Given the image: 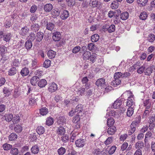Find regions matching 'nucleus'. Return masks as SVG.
Masks as SVG:
<instances>
[{"label": "nucleus", "mask_w": 155, "mask_h": 155, "mask_svg": "<svg viewBox=\"0 0 155 155\" xmlns=\"http://www.w3.org/2000/svg\"><path fill=\"white\" fill-rule=\"evenodd\" d=\"M134 109L133 107H129L127 112V115L128 117L131 116L134 113Z\"/></svg>", "instance_id": "42"}, {"label": "nucleus", "mask_w": 155, "mask_h": 155, "mask_svg": "<svg viewBox=\"0 0 155 155\" xmlns=\"http://www.w3.org/2000/svg\"><path fill=\"white\" fill-rule=\"evenodd\" d=\"M44 33L41 32L39 31L37 33L36 36V40L37 41H41L43 38Z\"/></svg>", "instance_id": "15"}, {"label": "nucleus", "mask_w": 155, "mask_h": 155, "mask_svg": "<svg viewBox=\"0 0 155 155\" xmlns=\"http://www.w3.org/2000/svg\"><path fill=\"white\" fill-rule=\"evenodd\" d=\"M56 52L52 50H49L47 54L49 58L52 59L54 58L56 55Z\"/></svg>", "instance_id": "28"}, {"label": "nucleus", "mask_w": 155, "mask_h": 155, "mask_svg": "<svg viewBox=\"0 0 155 155\" xmlns=\"http://www.w3.org/2000/svg\"><path fill=\"white\" fill-rule=\"evenodd\" d=\"M46 29L50 31H52L55 28V25L54 24L51 22L46 21Z\"/></svg>", "instance_id": "12"}, {"label": "nucleus", "mask_w": 155, "mask_h": 155, "mask_svg": "<svg viewBox=\"0 0 155 155\" xmlns=\"http://www.w3.org/2000/svg\"><path fill=\"white\" fill-rule=\"evenodd\" d=\"M122 104V101L121 100H117L114 103L113 107L115 109H117Z\"/></svg>", "instance_id": "18"}, {"label": "nucleus", "mask_w": 155, "mask_h": 155, "mask_svg": "<svg viewBox=\"0 0 155 155\" xmlns=\"http://www.w3.org/2000/svg\"><path fill=\"white\" fill-rule=\"evenodd\" d=\"M112 82V85L114 87L117 86V85L120 84L121 82V80L119 79H114Z\"/></svg>", "instance_id": "45"}, {"label": "nucleus", "mask_w": 155, "mask_h": 155, "mask_svg": "<svg viewBox=\"0 0 155 155\" xmlns=\"http://www.w3.org/2000/svg\"><path fill=\"white\" fill-rule=\"evenodd\" d=\"M119 5V4L117 2L114 1L111 4L110 6L112 8L116 9L118 8Z\"/></svg>", "instance_id": "48"}, {"label": "nucleus", "mask_w": 155, "mask_h": 155, "mask_svg": "<svg viewBox=\"0 0 155 155\" xmlns=\"http://www.w3.org/2000/svg\"><path fill=\"white\" fill-rule=\"evenodd\" d=\"M3 149L5 150H8L12 148V146L11 145L7 143H5L2 145Z\"/></svg>", "instance_id": "44"}, {"label": "nucleus", "mask_w": 155, "mask_h": 155, "mask_svg": "<svg viewBox=\"0 0 155 155\" xmlns=\"http://www.w3.org/2000/svg\"><path fill=\"white\" fill-rule=\"evenodd\" d=\"M39 95H35L34 94H32L29 96V104L31 106H34L37 104V102L38 99Z\"/></svg>", "instance_id": "3"}, {"label": "nucleus", "mask_w": 155, "mask_h": 155, "mask_svg": "<svg viewBox=\"0 0 155 155\" xmlns=\"http://www.w3.org/2000/svg\"><path fill=\"white\" fill-rule=\"evenodd\" d=\"M129 15L128 13L127 12H125L121 14L120 18L122 20H125L128 18Z\"/></svg>", "instance_id": "32"}, {"label": "nucleus", "mask_w": 155, "mask_h": 155, "mask_svg": "<svg viewBox=\"0 0 155 155\" xmlns=\"http://www.w3.org/2000/svg\"><path fill=\"white\" fill-rule=\"evenodd\" d=\"M116 130V127L114 126H111L107 130V133L109 135H113Z\"/></svg>", "instance_id": "17"}, {"label": "nucleus", "mask_w": 155, "mask_h": 155, "mask_svg": "<svg viewBox=\"0 0 155 155\" xmlns=\"http://www.w3.org/2000/svg\"><path fill=\"white\" fill-rule=\"evenodd\" d=\"M65 130L63 127L60 126L58 128L57 130V134L58 137L62 136L65 134Z\"/></svg>", "instance_id": "10"}, {"label": "nucleus", "mask_w": 155, "mask_h": 155, "mask_svg": "<svg viewBox=\"0 0 155 155\" xmlns=\"http://www.w3.org/2000/svg\"><path fill=\"white\" fill-rule=\"evenodd\" d=\"M52 5L50 3L46 4L44 7V9L46 12H49L52 10Z\"/></svg>", "instance_id": "25"}, {"label": "nucleus", "mask_w": 155, "mask_h": 155, "mask_svg": "<svg viewBox=\"0 0 155 155\" xmlns=\"http://www.w3.org/2000/svg\"><path fill=\"white\" fill-rule=\"evenodd\" d=\"M66 149L63 147H61L57 150V152L59 155H64L66 153Z\"/></svg>", "instance_id": "36"}, {"label": "nucleus", "mask_w": 155, "mask_h": 155, "mask_svg": "<svg viewBox=\"0 0 155 155\" xmlns=\"http://www.w3.org/2000/svg\"><path fill=\"white\" fill-rule=\"evenodd\" d=\"M48 112V109L46 107H41L39 109L40 114L42 116L46 115Z\"/></svg>", "instance_id": "13"}, {"label": "nucleus", "mask_w": 155, "mask_h": 155, "mask_svg": "<svg viewBox=\"0 0 155 155\" xmlns=\"http://www.w3.org/2000/svg\"><path fill=\"white\" fill-rule=\"evenodd\" d=\"M83 58L84 60H87L89 59L91 56V53L89 51H86L83 54Z\"/></svg>", "instance_id": "33"}, {"label": "nucleus", "mask_w": 155, "mask_h": 155, "mask_svg": "<svg viewBox=\"0 0 155 155\" xmlns=\"http://www.w3.org/2000/svg\"><path fill=\"white\" fill-rule=\"evenodd\" d=\"M29 30V28L26 26L22 28L19 31L20 34L22 36H25L28 34Z\"/></svg>", "instance_id": "8"}, {"label": "nucleus", "mask_w": 155, "mask_h": 155, "mask_svg": "<svg viewBox=\"0 0 155 155\" xmlns=\"http://www.w3.org/2000/svg\"><path fill=\"white\" fill-rule=\"evenodd\" d=\"M51 14L53 17L56 18L59 16L60 14L59 10L58 9H53L51 12Z\"/></svg>", "instance_id": "30"}, {"label": "nucleus", "mask_w": 155, "mask_h": 155, "mask_svg": "<svg viewBox=\"0 0 155 155\" xmlns=\"http://www.w3.org/2000/svg\"><path fill=\"white\" fill-rule=\"evenodd\" d=\"M6 48L3 45H0V54L2 55L5 52V49Z\"/></svg>", "instance_id": "63"}, {"label": "nucleus", "mask_w": 155, "mask_h": 155, "mask_svg": "<svg viewBox=\"0 0 155 155\" xmlns=\"http://www.w3.org/2000/svg\"><path fill=\"white\" fill-rule=\"evenodd\" d=\"M122 73L120 72H118L116 73L114 76V79H119L122 77Z\"/></svg>", "instance_id": "60"}, {"label": "nucleus", "mask_w": 155, "mask_h": 155, "mask_svg": "<svg viewBox=\"0 0 155 155\" xmlns=\"http://www.w3.org/2000/svg\"><path fill=\"white\" fill-rule=\"evenodd\" d=\"M3 92L5 94V96H8L11 94V91L7 87H4L3 88Z\"/></svg>", "instance_id": "50"}, {"label": "nucleus", "mask_w": 155, "mask_h": 155, "mask_svg": "<svg viewBox=\"0 0 155 155\" xmlns=\"http://www.w3.org/2000/svg\"><path fill=\"white\" fill-rule=\"evenodd\" d=\"M81 47L79 46H76L72 49V52L73 53H78L81 50Z\"/></svg>", "instance_id": "61"}, {"label": "nucleus", "mask_w": 155, "mask_h": 155, "mask_svg": "<svg viewBox=\"0 0 155 155\" xmlns=\"http://www.w3.org/2000/svg\"><path fill=\"white\" fill-rule=\"evenodd\" d=\"M39 77L38 76L33 77L30 80V83L32 85L35 86L37 82L38 81Z\"/></svg>", "instance_id": "19"}, {"label": "nucleus", "mask_w": 155, "mask_h": 155, "mask_svg": "<svg viewBox=\"0 0 155 155\" xmlns=\"http://www.w3.org/2000/svg\"><path fill=\"white\" fill-rule=\"evenodd\" d=\"M40 29V26L38 24H34L31 26V29L35 32L38 31Z\"/></svg>", "instance_id": "26"}, {"label": "nucleus", "mask_w": 155, "mask_h": 155, "mask_svg": "<svg viewBox=\"0 0 155 155\" xmlns=\"http://www.w3.org/2000/svg\"><path fill=\"white\" fill-rule=\"evenodd\" d=\"M12 25L11 20L9 19H6L5 22L4 26L6 28H10Z\"/></svg>", "instance_id": "43"}, {"label": "nucleus", "mask_w": 155, "mask_h": 155, "mask_svg": "<svg viewBox=\"0 0 155 155\" xmlns=\"http://www.w3.org/2000/svg\"><path fill=\"white\" fill-rule=\"evenodd\" d=\"M153 66H150L146 69V71L145 72L146 75L150 76L153 73V69L154 68Z\"/></svg>", "instance_id": "24"}, {"label": "nucleus", "mask_w": 155, "mask_h": 155, "mask_svg": "<svg viewBox=\"0 0 155 155\" xmlns=\"http://www.w3.org/2000/svg\"><path fill=\"white\" fill-rule=\"evenodd\" d=\"M31 153L34 154H37L38 153L39 150L38 146L37 145L32 146L31 149Z\"/></svg>", "instance_id": "14"}, {"label": "nucleus", "mask_w": 155, "mask_h": 155, "mask_svg": "<svg viewBox=\"0 0 155 155\" xmlns=\"http://www.w3.org/2000/svg\"><path fill=\"white\" fill-rule=\"evenodd\" d=\"M47 84V81L45 79H42L38 83V86L40 88L45 87Z\"/></svg>", "instance_id": "20"}, {"label": "nucleus", "mask_w": 155, "mask_h": 155, "mask_svg": "<svg viewBox=\"0 0 155 155\" xmlns=\"http://www.w3.org/2000/svg\"><path fill=\"white\" fill-rule=\"evenodd\" d=\"M37 9V7L35 5H33L30 9V12L32 13L35 12Z\"/></svg>", "instance_id": "64"}, {"label": "nucleus", "mask_w": 155, "mask_h": 155, "mask_svg": "<svg viewBox=\"0 0 155 155\" xmlns=\"http://www.w3.org/2000/svg\"><path fill=\"white\" fill-rule=\"evenodd\" d=\"M105 80L103 78H101L97 80V88L100 90L105 87Z\"/></svg>", "instance_id": "4"}, {"label": "nucleus", "mask_w": 155, "mask_h": 155, "mask_svg": "<svg viewBox=\"0 0 155 155\" xmlns=\"http://www.w3.org/2000/svg\"><path fill=\"white\" fill-rule=\"evenodd\" d=\"M81 114H77L74 117L73 120V122L76 123L79 121L80 119Z\"/></svg>", "instance_id": "56"}, {"label": "nucleus", "mask_w": 155, "mask_h": 155, "mask_svg": "<svg viewBox=\"0 0 155 155\" xmlns=\"http://www.w3.org/2000/svg\"><path fill=\"white\" fill-rule=\"evenodd\" d=\"M148 17V15L146 12H143L141 13L140 16V18L142 20H146Z\"/></svg>", "instance_id": "35"}, {"label": "nucleus", "mask_w": 155, "mask_h": 155, "mask_svg": "<svg viewBox=\"0 0 155 155\" xmlns=\"http://www.w3.org/2000/svg\"><path fill=\"white\" fill-rule=\"evenodd\" d=\"M37 60L35 59L32 60L31 69L32 70L36 69L38 67L37 65Z\"/></svg>", "instance_id": "31"}, {"label": "nucleus", "mask_w": 155, "mask_h": 155, "mask_svg": "<svg viewBox=\"0 0 155 155\" xmlns=\"http://www.w3.org/2000/svg\"><path fill=\"white\" fill-rule=\"evenodd\" d=\"M61 38V34L59 32L56 31L53 33L52 39L55 41H58Z\"/></svg>", "instance_id": "6"}, {"label": "nucleus", "mask_w": 155, "mask_h": 155, "mask_svg": "<svg viewBox=\"0 0 155 155\" xmlns=\"http://www.w3.org/2000/svg\"><path fill=\"white\" fill-rule=\"evenodd\" d=\"M29 73L28 68L26 67L23 68L21 70L20 73L22 76L24 77L27 75Z\"/></svg>", "instance_id": "21"}, {"label": "nucleus", "mask_w": 155, "mask_h": 155, "mask_svg": "<svg viewBox=\"0 0 155 155\" xmlns=\"http://www.w3.org/2000/svg\"><path fill=\"white\" fill-rule=\"evenodd\" d=\"M114 123V119L113 118H108L107 121V125L108 126H112Z\"/></svg>", "instance_id": "54"}, {"label": "nucleus", "mask_w": 155, "mask_h": 155, "mask_svg": "<svg viewBox=\"0 0 155 155\" xmlns=\"http://www.w3.org/2000/svg\"><path fill=\"white\" fill-rule=\"evenodd\" d=\"M69 139V137L67 134H64L61 137V140L64 143L68 142Z\"/></svg>", "instance_id": "38"}, {"label": "nucleus", "mask_w": 155, "mask_h": 155, "mask_svg": "<svg viewBox=\"0 0 155 155\" xmlns=\"http://www.w3.org/2000/svg\"><path fill=\"white\" fill-rule=\"evenodd\" d=\"M69 12L67 10H64L62 11L61 15V18L62 19L64 20L66 19L69 16Z\"/></svg>", "instance_id": "11"}, {"label": "nucleus", "mask_w": 155, "mask_h": 155, "mask_svg": "<svg viewBox=\"0 0 155 155\" xmlns=\"http://www.w3.org/2000/svg\"><path fill=\"white\" fill-rule=\"evenodd\" d=\"M107 29L109 33L113 32L115 30V26L114 25H111L108 28H107Z\"/></svg>", "instance_id": "47"}, {"label": "nucleus", "mask_w": 155, "mask_h": 155, "mask_svg": "<svg viewBox=\"0 0 155 155\" xmlns=\"http://www.w3.org/2000/svg\"><path fill=\"white\" fill-rule=\"evenodd\" d=\"M45 131L44 128L41 126L38 127L36 129V131L39 135L43 134L44 133Z\"/></svg>", "instance_id": "29"}, {"label": "nucleus", "mask_w": 155, "mask_h": 155, "mask_svg": "<svg viewBox=\"0 0 155 155\" xmlns=\"http://www.w3.org/2000/svg\"><path fill=\"white\" fill-rule=\"evenodd\" d=\"M28 40L33 41L36 39V36L34 33H31L28 36Z\"/></svg>", "instance_id": "55"}, {"label": "nucleus", "mask_w": 155, "mask_h": 155, "mask_svg": "<svg viewBox=\"0 0 155 155\" xmlns=\"http://www.w3.org/2000/svg\"><path fill=\"white\" fill-rule=\"evenodd\" d=\"M143 106L146 107L147 109L150 108L151 105V102L150 100L148 99L146 100L143 102Z\"/></svg>", "instance_id": "23"}, {"label": "nucleus", "mask_w": 155, "mask_h": 155, "mask_svg": "<svg viewBox=\"0 0 155 155\" xmlns=\"http://www.w3.org/2000/svg\"><path fill=\"white\" fill-rule=\"evenodd\" d=\"M22 129L21 126L20 125H16L14 128V130L15 132L17 133H20Z\"/></svg>", "instance_id": "41"}, {"label": "nucleus", "mask_w": 155, "mask_h": 155, "mask_svg": "<svg viewBox=\"0 0 155 155\" xmlns=\"http://www.w3.org/2000/svg\"><path fill=\"white\" fill-rule=\"evenodd\" d=\"M57 88V84L54 82H52L51 84H49V87L48 88V90L50 92H53L56 91Z\"/></svg>", "instance_id": "9"}, {"label": "nucleus", "mask_w": 155, "mask_h": 155, "mask_svg": "<svg viewBox=\"0 0 155 155\" xmlns=\"http://www.w3.org/2000/svg\"><path fill=\"white\" fill-rule=\"evenodd\" d=\"M83 111V106L82 104H78L75 107L74 111L72 110L69 113V115L70 116H72L74 113H77V114H80L82 115Z\"/></svg>", "instance_id": "2"}, {"label": "nucleus", "mask_w": 155, "mask_h": 155, "mask_svg": "<svg viewBox=\"0 0 155 155\" xmlns=\"http://www.w3.org/2000/svg\"><path fill=\"white\" fill-rule=\"evenodd\" d=\"M54 122V120L50 117H48L46 120V124L48 126L52 125Z\"/></svg>", "instance_id": "27"}, {"label": "nucleus", "mask_w": 155, "mask_h": 155, "mask_svg": "<svg viewBox=\"0 0 155 155\" xmlns=\"http://www.w3.org/2000/svg\"><path fill=\"white\" fill-rule=\"evenodd\" d=\"M147 2L148 0H137V1L138 3L142 5V6L145 5Z\"/></svg>", "instance_id": "62"}, {"label": "nucleus", "mask_w": 155, "mask_h": 155, "mask_svg": "<svg viewBox=\"0 0 155 155\" xmlns=\"http://www.w3.org/2000/svg\"><path fill=\"white\" fill-rule=\"evenodd\" d=\"M12 37L11 33H8L3 36V40L6 42H8L10 41Z\"/></svg>", "instance_id": "22"}, {"label": "nucleus", "mask_w": 155, "mask_h": 155, "mask_svg": "<svg viewBox=\"0 0 155 155\" xmlns=\"http://www.w3.org/2000/svg\"><path fill=\"white\" fill-rule=\"evenodd\" d=\"M18 152V149L16 148L13 147L12 148L10 151L12 155H17Z\"/></svg>", "instance_id": "52"}, {"label": "nucleus", "mask_w": 155, "mask_h": 155, "mask_svg": "<svg viewBox=\"0 0 155 155\" xmlns=\"http://www.w3.org/2000/svg\"><path fill=\"white\" fill-rule=\"evenodd\" d=\"M17 72L16 68L13 67L11 68L8 71V74L10 76H12L15 74Z\"/></svg>", "instance_id": "37"}, {"label": "nucleus", "mask_w": 155, "mask_h": 155, "mask_svg": "<svg viewBox=\"0 0 155 155\" xmlns=\"http://www.w3.org/2000/svg\"><path fill=\"white\" fill-rule=\"evenodd\" d=\"M20 120V117L17 115L15 116L14 117H13L12 118V122L14 124H15L17 123Z\"/></svg>", "instance_id": "46"}, {"label": "nucleus", "mask_w": 155, "mask_h": 155, "mask_svg": "<svg viewBox=\"0 0 155 155\" xmlns=\"http://www.w3.org/2000/svg\"><path fill=\"white\" fill-rule=\"evenodd\" d=\"M13 116L12 114H6L5 116L6 120L8 122L11 121L12 120Z\"/></svg>", "instance_id": "49"}, {"label": "nucleus", "mask_w": 155, "mask_h": 155, "mask_svg": "<svg viewBox=\"0 0 155 155\" xmlns=\"http://www.w3.org/2000/svg\"><path fill=\"white\" fill-rule=\"evenodd\" d=\"M51 62L49 60H45L43 63V67L46 68H48L51 65Z\"/></svg>", "instance_id": "51"}, {"label": "nucleus", "mask_w": 155, "mask_h": 155, "mask_svg": "<svg viewBox=\"0 0 155 155\" xmlns=\"http://www.w3.org/2000/svg\"><path fill=\"white\" fill-rule=\"evenodd\" d=\"M17 135L15 133H12L9 135V140L10 141H14L17 138Z\"/></svg>", "instance_id": "34"}, {"label": "nucleus", "mask_w": 155, "mask_h": 155, "mask_svg": "<svg viewBox=\"0 0 155 155\" xmlns=\"http://www.w3.org/2000/svg\"><path fill=\"white\" fill-rule=\"evenodd\" d=\"M124 94H127L128 96L126 102V106L129 107H131L134 104V95L131 91H129L126 92Z\"/></svg>", "instance_id": "1"}, {"label": "nucleus", "mask_w": 155, "mask_h": 155, "mask_svg": "<svg viewBox=\"0 0 155 155\" xmlns=\"http://www.w3.org/2000/svg\"><path fill=\"white\" fill-rule=\"evenodd\" d=\"M32 46V44L31 41L28 40L26 42L25 46L27 50L30 49L31 48Z\"/></svg>", "instance_id": "39"}, {"label": "nucleus", "mask_w": 155, "mask_h": 155, "mask_svg": "<svg viewBox=\"0 0 155 155\" xmlns=\"http://www.w3.org/2000/svg\"><path fill=\"white\" fill-rule=\"evenodd\" d=\"M90 4L92 7H95L97 6V0H91Z\"/></svg>", "instance_id": "59"}, {"label": "nucleus", "mask_w": 155, "mask_h": 155, "mask_svg": "<svg viewBox=\"0 0 155 155\" xmlns=\"http://www.w3.org/2000/svg\"><path fill=\"white\" fill-rule=\"evenodd\" d=\"M137 122H133L130 125V129L129 130L128 135H131L136 130Z\"/></svg>", "instance_id": "7"}, {"label": "nucleus", "mask_w": 155, "mask_h": 155, "mask_svg": "<svg viewBox=\"0 0 155 155\" xmlns=\"http://www.w3.org/2000/svg\"><path fill=\"white\" fill-rule=\"evenodd\" d=\"M86 143L85 139H79L77 140L75 142V144L77 147H83Z\"/></svg>", "instance_id": "5"}, {"label": "nucleus", "mask_w": 155, "mask_h": 155, "mask_svg": "<svg viewBox=\"0 0 155 155\" xmlns=\"http://www.w3.org/2000/svg\"><path fill=\"white\" fill-rule=\"evenodd\" d=\"M116 147L115 146H112L108 151V153L109 154H112L114 153L116 149Z\"/></svg>", "instance_id": "57"}, {"label": "nucleus", "mask_w": 155, "mask_h": 155, "mask_svg": "<svg viewBox=\"0 0 155 155\" xmlns=\"http://www.w3.org/2000/svg\"><path fill=\"white\" fill-rule=\"evenodd\" d=\"M140 66V62H137L135 64H134L132 67H130V70H132L133 68L134 70L138 69Z\"/></svg>", "instance_id": "53"}, {"label": "nucleus", "mask_w": 155, "mask_h": 155, "mask_svg": "<svg viewBox=\"0 0 155 155\" xmlns=\"http://www.w3.org/2000/svg\"><path fill=\"white\" fill-rule=\"evenodd\" d=\"M147 40L150 42H153L155 39V36L153 34H151L148 35Z\"/></svg>", "instance_id": "40"}, {"label": "nucleus", "mask_w": 155, "mask_h": 155, "mask_svg": "<svg viewBox=\"0 0 155 155\" xmlns=\"http://www.w3.org/2000/svg\"><path fill=\"white\" fill-rule=\"evenodd\" d=\"M135 148L137 150L142 149L144 147V143L143 142L141 141H138L135 144Z\"/></svg>", "instance_id": "16"}, {"label": "nucleus", "mask_w": 155, "mask_h": 155, "mask_svg": "<svg viewBox=\"0 0 155 155\" xmlns=\"http://www.w3.org/2000/svg\"><path fill=\"white\" fill-rule=\"evenodd\" d=\"M67 4L69 6H73L75 4V0H66Z\"/></svg>", "instance_id": "58"}]
</instances>
